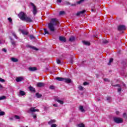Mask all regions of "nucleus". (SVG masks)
<instances>
[{
    "label": "nucleus",
    "mask_w": 127,
    "mask_h": 127,
    "mask_svg": "<svg viewBox=\"0 0 127 127\" xmlns=\"http://www.w3.org/2000/svg\"><path fill=\"white\" fill-rule=\"evenodd\" d=\"M58 19L57 18H52L50 23H48V28L51 32L55 31V27L58 24Z\"/></svg>",
    "instance_id": "1"
},
{
    "label": "nucleus",
    "mask_w": 127,
    "mask_h": 127,
    "mask_svg": "<svg viewBox=\"0 0 127 127\" xmlns=\"http://www.w3.org/2000/svg\"><path fill=\"white\" fill-rule=\"evenodd\" d=\"M113 121L116 123V124H122L124 122L123 118L119 117H114Z\"/></svg>",
    "instance_id": "2"
},
{
    "label": "nucleus",
    "mask_w": 127,
    "mask_h": 127,
    "mask_svg": "<svg viewBox=\"0 0 127 127\" xmlns=\"http://www.w3.org/2000/svg\"><path fill=\"white\" fill-rule=\"evenodd\" d=\"M30 5H31V6L33 7V9L32 10L33 14H34V16L36 15L37 13V8L36 7V6H35L34 3L32 2L30 3Z\"/></svg>",
    "instance_id": "3"
},
{
    "label": "nucleus",
    "mask_w": 127,
    "mask_h": 127,
    "mask_svg": "<svg viewBox=\"0 0 127 127\" xmlns=\"http://www.w3.org/2000/svg\"><path fill=\"white\" fill-rule=\"evenodd\" d=\"M27 15L23 12H21L18 14V16L21 20H24L26 17Z\"/></svg>",
    "instance_id": "4"
},
{
    "label": "nucleus",
    "mask_w": 127,
    "mask_h": 127,
    "mask_svg": "<svg viewBox=\"0 0 127 127\" xmlns=\"http://www.w3.org/2000/svg\"><path fill=\"white\" fill-rule=\"evenodd\" d=\"M112 86L113 87H118V88H117V92L121 95L122 93V86L120 84L113 85Z\"/></svg>",
    "instance_id": "5"
},
{
    "label": "nucleus",
    "mask_w": 127,
    "mask_h": 127,
    "mask_svg": "<svg viewBox=\"0 0 127 127\" xmlns=\"http://www.w3.org/2000/svg\"><path fill=\"white\" fill-rule=\"evenodd\" d=\"M126 29L127 28H126V26H125L124 25H120L118 26V29L120 31L122 30H126Z\"/></svg>",
    "instance_id": "6"
},
{
    "label": "nucleus",
    "mask_w": 127,
    "mask_h": 127,
    "mask_svg": "<svg viewBox=\"0 0 127 127\" xmlns=\"http://www.w3.org/2000/svg\"><path fill=\"white\" fill-rule=\"evenodd\" d=\"M55 100L56 102H58V103H59V104H61V105H63V104H64V102H63V101H62L60 99H59V98H58V97H55Z\"/></svg>",
    "instance_id": "7"
},
{
    "label": "nucleus",
    "mask_w": 127,
    "mask_h": 127,
    "mask_svg": "<svg viewBox=\"0 0 127 127\" xmlns=\"http://www.w3.org/2000/svg\"><path fill=\"white\" fill-rule=\"evenodd\" d=\"M30 112H31L32 113H34L35 112H39V110L34 109V108L32 107L28 111V113H30Z\"/></svg>",
    "instance_id": "8"
},
{
    "label": "nucleus",
    "mask_w": 127,
    "mask_h": 127,
    "mask_svg": "<svg viewBox=\"0 0 127 127\" xmlns=\"http://www.w3.org/2000/svg\"><path fill=\"white\" fill-rule=\"evenodd\" d=\"M24 20L27 22H32V19L30 17H28L27 15L25 17Z\"/></svg>",
    "instance_id": "9"
},
{
    "label": "nucleus",
    "mask_w": 127,
    "mask_h": 127,
    "mask_svg": "<svg viewBox=\"0 0 127 127\" xmlns=\"http://www.w3.org/2000/svg\"><path fill=\"white\" fill-rule=\"evenodd\" d=\"M44 86H45V84L43 82H38L37 84V87H39V88H40L41 87H44Z\"/></svg>",
    "instance_id": "10"
},
{
    "label": "nucleus",
    "mask_w": 127,
    "mask_h": 127,
    "mask_svg": "<svg viewBox=\"0 0 127 127\" xmlns=\"http://www.w3.org/2000/svg\"><path fill=\"white\" fill-rule=\"evenodd\" d=\"M85 12H86L85 10H83L82 11H80L79 12H78L77 13L76 15L77 16H79V15H81V14H84V13H85Z\"/></svg>",
    "instance_id": "11"
},
{
    "label": "nucleus",
    "mask_w": 127,
    "mask_h": 127,
    "mask_svg": "<svg viewBox=\"0 0 127 127\" xmlns=\"http://www.w3.org/2000/svg\"><path fill=\"white\" fill-rule=\"evenodd\" d=\"M59 39L60 41H62V42H66V38L62 36H60Z\"/></svg>",
    "instance_id": "12"
},
{
    "label": "nucleus",
    "mask_w": 127,
    "mask_h": 127,
    "mask_svg": "<svg viewBox=\"0 0 127 127\" xmlns=\"http://www.w3.org/2000/svg\"><path fill=\"white\" fill-rule=\"evenodd\" d=\"M64 82L65 83H70L72 82V80L70 79V78H64Z\"/></svg>",
    "instance_id": "13"
},
{
    "label": "nucleus",
    "mask_w": 127,
    "mask_h": 127,
    "mask_svg": "<svg viewBox=\"0 0 127 127\" xmlns=\"http://www.w3.org/2000/svg\"><path fill=\"white\" fill-rule=\"evenodd\" d=\"M20 31L24 35H28V32H27V31H25L24 30H20Z\"/></svg>",
    "instance_id": "14"
},
{
    "label": "nucleus",
    "mask_w": 127,
    "mask_h": 127,
    "mask_svg": "<svg viewBox=\"0 0 127 127\" xmlns=\"http://www.w3.org/2000/svg\"><path fill=\"white\" fill-rule=\"evenodd\" d=\"M23 80V77L20 76V77H17L16 78V81L17 82H21V81H22Z\"/></svg>",
    "instance_id": "15"
},
{
    "label": "nucleus",
    "mask_w": 127,
    "mask_h": 127,
    "mask_svg": "<svg viewBox=\"0 0 127 127\" xmlns=\"http://www.w3.org/2000/svg\"><path fill=\"white\" fill-rule=\"evenodd\" d=\"M29 71H31V72H33L34 71H36L37 70V68L36 67H29Z\"/></svg>",
    "instance_id": "16"
},
{
    "label": "nucleus",
    "mask_w": 127,
    "mask_h": 127,
    "mask_svg": "<svg viewBox=\"0 0 127 127\" xmlns=\"http://www.w3.org/2000/svg\"><path fill=\"white\" fill-rule=\"evenodd\" d=\"M55 123H56V120H51L50 121H49L48 123V125H53V124H55Z\"/></svg>",
    "instance_id": "17"
},
{
    "label": "nucleus",
    "mask_w": 127,
    "mask_h": 127,
    "mask_svg": "<svg viewBox=\"0 0 127 127\" xmlns=\"http://www.w3.org/2000/svg\"><path fill=\"white\" fill-rule=\"evenodd\" d=\"M76 39V37L74 36H71L69 39V41L70 42H73V41H75V40Z\"/></svg>",
    "instance_id": "18"
},
{
    "label": "nucleus",
    "mask_w": 127,
    "mask_h": 127,
    "mask_svg": "<svg viewBox=\"0 0 127 127\" xmlns=\"http://www.w3.org/2000/svg\"><path fill=\"white\" fill-rule=\"evenodd\" d=\"M28 47H29V48H31L33 49V50H35L36 51H38V50H39V49H37V48L34 46H31L30 45L28 46Z\"/></svg>",
    "instance_id": "19"
},
{
    "label": "nucleus",
    "mask_w": 127,
    "mask_h": 127,
    "mask_svg": "<svg viewBox=\"0 0 127 127\" xmlns=\"http://www.w3.org/2000/svg\"><path fill=\"white\" fill-rule=\"evenodd\" d=\"M79 109V111H80V112H81L82 113H85V112H86L85 109H84V107H83V106H80Z\"/></svg>",
    "instance_id": "20"
},
{
    "label": "nucleus",
    "mask_w": 127,
    "mask_h": 127,
    "mask_svg": "<svg viewBox=\"0 0 127 127\" xmlns=\"http://www.w3.org/2000/svg\"><path fill=\"white\" fill-rule=\"evenodd\" d=\"M82 43L83 44H84V45H87V46H90V45H91L90 42L88 41H83Z\"/></svg>",
    "instance_id": "21"
},
{
    "label": "nucleus",
    "mask_w": 127,
    "mask_h": 127,
    "mask_svg": "<svg viewBox=\"0 0 127 127\" xmlns=\"http://www.w3.org/2000/svg\"><path fill=\"white\" fill-rule=\"evenodd\" d=\"M56 79L57 81H64V78L63 77H57Z\"/></svg>",
    "instance_id": "22"
},
{
    "label": "nucleus",
    "mask_w": 127,
    "mask_h": 127,
    "mask_svg": "<svg viewBox=\"0 0 127 127\" xmlns=\"http://www.w3.org/2000/svg\"><path fill=\"white\" fill-rule=\"evenodd\" d=\"M29 89L31 92H35V88H33L32 86L29 87Z\"/></svg>",
    "instance_id": "23"
},
{
    "label": "nucleus",
    "mask_w": 127,
    "mask_h": 127,
    "mask_svg": "<svg viewBox=\"0 0 127 127\" xmlns=\"http://www.w3.org/2000/svg\"><path fill=\"white\" fill-rule=\"evenodd\" d=\"M19 95H20V96H24L25 95V92L22 90H20Z\"/></svg>",
    "instance_id": "24"
},
{
    "label": "nucleus",
    "mask_w": 127,
    "mask_h": 127,
    "mask_svg": "<svg viewBox=\"0 0 127 127\" xmlns=\"http://www.w3.org/2000/svg\"><path fill=\"white\" fill-rule=\"evenodd\" d=\"M86 0H80L79 1H78L76 2L77 4H81V3H83Z\"/></svg>",
    "instance_id": "25"
},
{
    "label": "nucleus",
    "mask_w": 127,
    "mask_h": 127,
    "mask_svg": "<svg viewBox=\"0 0 127 127\" xmlns=\"http://www.w3.org/2000/svg\"><path fill=\"white\" fill-rule=\"evenodd\" d=\"M11 60L12 62H18V59H15L14 58H11Z\"/></svg>",
    "instance_id": "26"
},
{
    "label": "nucleus",
    "mask_w": 127,
    "mask_h": 127,
    "mask_svg": "<svg viewBox=\"0 0 127 127\" xmlns=\"http://www.w3.org/2000/svg\"><path fill=\"white\" fill-rule=\"evenodd\" d=\"M44 33H43L44 35H45V34H50L49 32L47 31V29H44Z\"/></svg>",
    "instance_id": "27"
},
{
    "label": "nucleus",
    "mask_w": 127,
    "mask_h": 127,
    "mask_svg": "<svg viewBox=\"0 0 127 127\" xmlns=\"http://www.w3.org/2000/svg\"><path fill=\"white\" fill-rule=\"evenodd\" d=\"M107 101L108 102V103H111V101H112V97L110 96L107 97Z\"/></svg>",
    "instance_id": "28"
},
{
    "label": "nucleus",
    "mask_w": 127,
    "mask_h": 127,
    "mask_svg": "<svg viewBox=\"0 0 127 127\" xmlns=\"http://www.w3.org/2000/svg\"><path fill=\"white\" fill-rule=\"evenodd\" d=\"M73 63H74V60H73V57H71L69 59V63H70L71 64H73Z\"/></svg>",
    "instance_id": "29"
},
{
    "label": "nucleus",
    "mask_w": 127,
    "mask_h": 127,
    "mask_svg": "<svg viewBox=\"0 0 127 127\" xmlns=\"http://www.w3.org/2000/svg\"><path fill=\"white\" fill-rule=\"evenodd\" d=\"M5 99H6V97L5 96L0 97V101H1L2 100H5Z\"/></svg>",
    "instance_id": "30"
},
{
    "label": "nucleus",
    "mask_w": 127,
    "mask_h": 127,
    "mask_svg": "<svg viewBox=\"0 0 127 127\" xmlns=\"http://www.w3.org/2000/svg\"><path fill=\"white\" fill-rule=\"evenodd\" d=\"M113 61H114V59H110V60H109V63L108 64V65H111V64L112 63H113Z\"/></svg>",
    "instance_id": "31"
},
{
    "label": "nucleus",
    "mask_w": 127,
    "mask_h": 127,
    "mask_svg": "<svg viewBox=\"0 0 127 127\" xmlns=\"http://www.w3.org/2000/svg\"><path fill=\"white\" fill-rule=\"evenodd\" d=\"M78 127H85V125H84V124L81 123V124H78Z\"/></svg>",
    "instance_id": "32"
},
{
    "label": "nucleus",
    "mask_w": 127,
    "mask_h": 127,
    "mask_svg": "<svg viewBox=\"0 0 127 127\" xmlns=\"http://www.w3.org/2000/svg\"><path fill=\"white\" fill-rule=\"evenodd\" d=\"M123 118L125 119L126 120H127V113H125L123 114Z\"/></svg>",
    "instance_id": "33"
},
{
    "label": "nucleus",
    "mask_w": 127,
    "mask_h": 127,
    "mask_svg": "<svg viewBox=\"0 0 127 127\" xmlns=\"http://www.w3.org/2000/svg\"><path fill=\"white\" fill-rule=\"evenodd\" d=\"M60 15H63V14H65V11H61L59 13Z\"/></svg>",
    "instance_id": "34"
},
{
    "label": "nucleus",
    "mask_w": 127,
    "mask_h": 127,
    "mask_svg": "<svg viewBox=\"0 0 127 127\" xmlns=\"http://www.w3.org/2000/svg\"><path fill=\"white\" fill-rule=\"evenodd\" d=\"M103 43H104V44H107L109 43V41L107 40H103Z\"/></svg>",
    "instance_id": "35"
},
{
    "label": "nucleus",
    "mask_w": 127,
    "mask_h": 127,
    "mask_svg": "<svg viewBox=\"0 0 127 127\" xmlns=\"http://www.w3.org/2000/svg\"><path fill=\"white\" fill-rule=\"evenodd\" d=\"M78 89L80 90V91H83V89H84V87L82 86H78Z\"/></svg>",
    "instance_id": "36"
},
{
    "label": "nucleus",
    "mask_w": 127,
    "mask_h": 127,
    "mask_svg": "<svg viewBox=\"0 0 127 127\" xmlns=\"http://www.w3.org/2000/svg\"><path fill=\"white\" fill-rule=\"evenodd\" d=\"M5 115V113L3 111L0 112V116H4Z\"/></svg>",
    "instance_id": "37"
},
{
    "label": "nucleus",
    "mask_w": 127,
    "mask_h": 127,
    "mask_svg": "<svg viewBox=\"0 0 127 127\" xmlns=\"http://www.w3.org/2000/svg\"><path fill=\"white\" fill-rule=\"evenodd\" d=\"M11 43L12 45H13V46H15V44H16L15 41L12 40L11 41Z\"/></svg>",
    "instance_id": "38"
},
{
    "label": "nucleus",
    "mask_w": 127,
    "mask_h": 127,
    "mask_svg": "<svg viewBox=\"0 0 127 127\" xmlns=\"http://www.w3.org/2000/svg\"><path fill=\"white\" fill-rule=\"evenodd\" d=\"M36 96L38 98H41V97H42V95L39 94V93H36Z\"/></svg>",
    "instance_id": "39"
},
{
    "label": "nucleus",
    "mask_w": 127,
    "mask_h": 127,
    "mask_svg": "<svg viewBox=\"0 0 127 127\" xmlns=\"http://www.w3.org/2000/svg\"><path fill=\"white\" fill-rule=\"evenodd\" d=\"M14 118L16 119V120H20V117L17 115H15Z\"/></svg>",
    "instance_id": "40"
},
{
    "label": "nucleus",
    "mask_w": 127,
    "mask_h": 127,
    "mask_svg": "<svg viewBox=\"0 0 127 127\" xmlns=\"http://www.w3.org/2000/svg\"><path fill=\"white\" fill-rule=\"evenodd\" d=\"M8 20L10 22V23H12V19H11V18L10 17L8 18Z\"/></svg>",
    "instance_id": "41"
},
{
    "label": "nucleus",
    "mask_w": 127,
    "mask_h": 127,
    "mask_svg": "<svg viewBox=\"0 0 127 127\" xmlns=\"http://www.w3.org/2000/svg\"><path fill=\"white\" fill-rule=\"evenodd\" d=\"M50 89L51 90H54V89H55V87H54V86H53V85H51L50 86Z\"/></svg>",
    "instance_id": "42"
},
{
    "label": "nucleus",
    "mask_w": 127,
    "mask_h": 127,
    "mask_svg": "<svg viewBox=\"0 0 127 127\" xmlns=\"http://www.w3.org/2000/svg\"><path fill=\"white\" fill-rule=\"evenodd\" d=\"M12 35L15 38H16V39H17V36H16L15 33H12Z\"/></svg>",
    "instance_id": "43"
},
{
    "label": "nucleus",
    "mask_w": 127,
    "mask_h": 127,
    "mask_svg": "<svg viewBox=\"0 0 127 127\" xmlns=\"http://www.w3.org/2000/svg\"><path fill=\"white\" fill-rule=\"evenodd\" d=\"M30 39H34V38H35V37H34V36H33V35H30Z\"/></svg>",
    "instance_id": "44"
},
{
    "label": "nucleus",
    "mask_w": 127,
    "mask_h": 127,
    "mask_svg": "<svg viewBox=\"0 0 127 127\" xmlns=\"http://www.w3.org/2000/svg\"><path fill=\"white\" fill-rule=\"evenodd\" d=\"M91 11L92 12H96V10L94 9V7L91 8Z\"/></svg>",
    "instance_id": "45"
},
{
    "label": "nucleus",
    "mask_w": 127,
    "mask_h": 127,
    "mask_svg": "<svg viewBox=\"0 0 127 127\" xmlns=\"http://www.w3.org/2000/svg\"><path fill=\"white\" fill-rule=\"evenodd\" d=\"M57 63L58 64H60V63H61V61H60V60H59V59H57Z\"/></svg>",
    "instance_id": "46"
},
{
    "label": "nucleus",
    "mask_w": 127,
    "mask_h": 127,
    "mask_svg": "<svg viewBox=\"0 0 127 127\" xmlns=\"http://www.w3.org/2000/svg\"><path fill=\"white\" fill-rule=\"evenodd\" d=\"M0 82H1L2 83H3V82H5V80H4V79L0 77Z\"/></svg>",
    "instance_id": "47"
},
{
    "label": "nucleus",
    "mask_w": 127,
    "mask_h": 127,
    "mask_svg": "<svg viewBox=\"0 0 127 127\" xmlns=\"http://www.w3.org/2000/svg\"><path fill=\"white\" fill-rule=\"evenodd\" d=\"M104 81L105 82H110V80L108 78H104Z\"/></svg>",
    "instance_id": "48"
},
{
    "label": "nucleus",
    "mask_w": 127,
    "mask_h": 127,
    "mask_svg": "<svg viewBox=\"0 0 127 127\" xmlns=\"http://www.w3.org/2000/svg\"><path fill=\"white\" fill-rule=\"evenodd\" d=\"M89 85V83H88V82H84L83 83V85H84V86H87V85Z\"/></svg>",
    "instance_id": "49"
},
{
    "label": "nucleus",
    "mask_w": 127,
    "mask_h": 127,
    "mask_svg": "<svg viewBox=\"0 0 127 127\" xmlns=\"http://www.w3.org/2000/svg\"><path fill=\"white\" fill-rule=\"evenodd\" d=\"M57 127V125L56 124H52L51 126V127Z\"/></svg>",
    "instance_id": "50"
},
{
    "label": "nucleus",
    "mask_w": 127,
    "mask_h": 127,
    "mask_svg": "<svg viewBox=\"0 0 127 127\" xmlns=\"http://www.w3.org/2000/svg\"><path fill=\"white\" fill-rule=\"evenodd\" d=\"M53 107H55V108H57L58 106L57 105V104H53Z\"/></svg>",
    "instance_id": "51"
},
{
    "label": "nucleus",
    "mask_w": 127,
    "mask_h": 127,
    "mask_svg": "<svg viewBox=\"0 0 127 127\" xmlns=\"http://www.w3.org/2000/svg\"><path fill=\"white\" fill-rule=\"evenodd\" d=\"M2 51H3L4 52L6 53V49H2Z\"/></svg>",
    "instance_id": "52"
},
{
    "label": "nucleus",
    "mask_w": 127,
    "mask_h": 127,
    "mask_svg": "<svg viewBox=\"0 0 127 127\" xmlns=\"http://www.w3.org/2000/svg\"><path fill=\"white\" fill-rule=\"evenodd\" d=\"M76 3L72 4L71 5V6H76Z\"/></svg>",
    "instance_id": "53"
},
{
    "label": "nucleus",
    "mask_w": 127,
    "mask_h": 127,
    "mask_svg": "<svg viewBox=\"0 0 127 127\" xmlns=\"http://www.w3.org/2000/svg\"><path fill=\"white\" fill-rule=\"evenodd\" d=\"M33 118H34V119H36V114H34V115L33 116Z\"/></svg>",
    "instance_id": "54"
},
{
    "label": "nucleus",
    "mask_w": 127,
    "mask_h": 127,
    "mask_svg": "<svg viewBox=\"0 0 127 127\" xmlns=\"http://www.w3.org/2000/svg\"><path fill=\"white\" fill-rule=\"evenodd\" d=\"M58 2H59L60 3L62 2V0H57Z\"/></svg>",
    "instance_id": "55"
},
{
    "label": "nucleus",
    "mask_w": 127,
    "mask_h": 127,
    "mask_svg": "<svg viewBox=\"0 0 127 127\" xmlns=\"http://www.w3.org/2000/svg\"><path fill=\"white\" fill-rule=\"evenodd\" d=\"M116 115H120V112H119V111H116Z\"/></svg>",
    "instance_id": "56"
},
{
    "label": "nucleus",
    "mask_w": 127,
    "mask_h": 127,
    "mask_svg": "<svg viewBox=\"0 0 127 127\" xmlns=\"http://www.w3.org/2000/svg\"><path fill=\"white\" fill-rule=\"evenodd\" d=\"M124 87H125V88H127V85L125 83H123Z\"/></svg>",
    "instance_id": "57"
},
{
    "label": "nucleus",
    "mask_w": 127,
    "mask_h": 127,
    "mask_svg": "<svg viewBox=\"0 0 127 127\" xmlns=\"http://www.w3.org/2000/svg\"><path fill=\"white\" fill-rule=\"evenodd\" d=\"M66 4H67V5H70V2H66Z\"/></svg>",
    "instance_id": "58"
},
{
    "label": "nucleus",
    "mask_w": 127,
    "mask_h": 127,
    "mask_svg": "<svg viewBox=\"0 0 127 127\" xmlns=\"http://www.w3.org/2000/svg\"><path fill=\"white\" fill-rule=\"evenodd\" d=\"M94 37H96V38H98V35H94Z\"/></svg>",
    "instance_id": "59"
},
{
    "label": "nucleus",
    "mask_w": 127,
    "mask_h": 127,
    "mask_svg": "<svg viewBox=\"0 0 127 127\" xmlns=\"http://www.w3.org/2000/svg\"><path fill=\"white\" fill-rule=\"evenodd\" d=\"M0 88H2V85H1V84H0Z\"/></svg>",
    "instance_id": "60"
},
{
    "label": "nucleus",
    "mask_w": 127,
    "mask_h": 127,
    "mask_svg": "<svg viewBox=\"0 0 127 127\" xmlns=\"http://www.w3.org/2000/svg\"><path fill=\"white\" fill-rule=\"evenodd\" d=\"M1 126H2V124L0 123V127H1Z\"/></svg>",
    "instance_id": "61"
},
{
    "label": "nucleus",
    "mask_w": 127,
    "mask_h": 127,
    "mask_svg": "<svg viewBox=\"0 0 127 127\" xmlns=\"http://www.w3.org/2000/svg\"><path fill=\"white\" fill-rule=\"evenodd\" d=\"M0 44H1V41L0 40Z\"/></svg>",
    "instance_id": "62"
},
{
    "label": "nucleus",
    "mask_w": 127,
    "mask_h": 127,
    "mask_svg": "<svg viewBox=\"0 0 127 127\" xmlns=\"http://www.w3.org/2000/svg\"><path fill=\"white\" fill-rule=\"evenodd\" d=\"M84 62H85V61H83V62H82V64H83V63H84Z\"/></svg>",
    "instance_id": "63"
},
{
    "label": "nucleus",
    "mask_w": 127,
    "mask_h": 127,
    "mask_svg": "<svg viewBox=\"0 0 127 127\" xmlns=\"http://www.w3.org/2000/svg\"><path fill=\"white\" fill-rule=\"evenodd\" d=\"M0 112H1V110L0 109Z\"/></svg>",
    "instance_id": "64"
}]
</instances>
